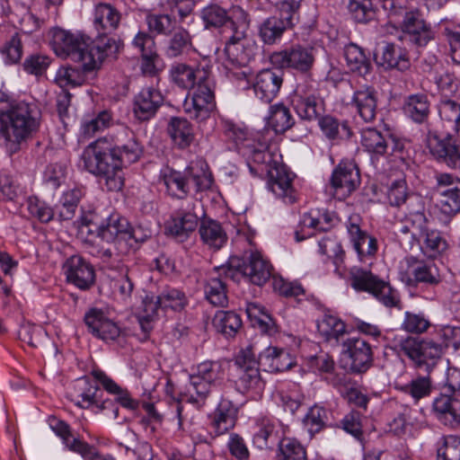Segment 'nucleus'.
Here are the masks:
<instances>
[{"mask_svg":"<svg viewBox=\"0 0 460 460\" xmlns=\"http://www.w3.org/2000/svg\"><path fill=\"white\" fill-rule=\"evenodd\" d=\"M276 16H270L262 22L259 28V36L263 43L267 45L275 44L288 30Z\"/></svg>","mask_w":460,"mask_h":460,"instance_id":"nucleus-56","label":"nucleus"},{"mask_svg":"<svg viewBox=\"0 0 460 460\" xmlns=\"http://www.w3.org/2000/svg\"><path fill=\"white\" fill-rule=\"evenodd\" d=\"M64 269L67 281L76 288L87 290L94 284V269L82 256H71L66 261Z\"/></svg>","mask_w":460,"mask_h":460,"instance_id":"nucleus-21","label":"nucleus"},{"mask_svg":"<svg viewBox=\"0 0 460 460\" xmlns=\"http://www.w3.org/2000/svg\"><path fill=\"white\" fill-rule=\"evenodd\" d=\"M300 3L297 0H283L276 4L273 16L282 21L287 29H292L299 21Z\"/></svg>","mask_w":460,"mask_h":460,"instance_id":"nucleus-61","label":"nucleus"},{"mask_svg":"<svg viewBox=\"0 0 460 460\" xmlns=\"http://www.w3.org/2000/svg\"><path fill=\"white\" fill-rule=\"evenodd\" d=\"M225 276L221 267L215 269V271L208 277L205 287V296L208 301L215 306H226L228 303L226 295V284L222 279Z\"/></svg>","mask_w":460,"mask_h":460,"instance_id":"nucleus-39","label":"nucleus"},{"mask_svg":"<svg viewBox=\"0 0 460 460\" xmlns=\"http://www.w3.org/2000/svg\"><path fill=\"white\" fill-rule=\"evenodd\" d=\"M429 228V221L423 212H414L407 216L398 226V233L410 234L412 240L420 242L421 236Z\"/></svg>","mask_w":460,"mask_h":460,"instance_id":"nucleus-43","label":"nucleus"},{"mask_svg":"<svg viewBox=\"0 0 460 460\" xmlns=\"http://www.w3.org/2000/svg\"><path fill=\"white\" fill-rule=\"evenodd\" d=\"M184 111L191 119L204 121L216 109L215 83L209 77L196 85L192 93H189L183 103Z\"/></svg>","mask_w":460,"mask_h":460,"instance_id":"nucleus-10","label":"nucleus"},{"mask_svg":"<svg viewBox=\"0 0 460 460\" xmlns=\"http://www.w3.org/2000/svg\"><path fill=\"white\" fill-rule=\"evenodd\" d=\"M426 146L437 161L444 163L451 169L460 171V145L450 134L440 137L437 133L429 131Z\"/></svg>","mask_w":460,"mask_h":460,"instance_id":"nucleus-15","label":"nucleus"},{"mask_svg":"<svg viewBox=\"0 0 460 460\" xmlns=\"http://www.w3.org/2000/svg\"><path fill=\"white\" fill-rule=\"evenodd\" d=\"M350 106L366 123L375 120L377 112V93L371 86L356 90L352 95Z\"/></svg>","mask_w":460,"mask_h":460,"instance_id":"nucleus-27","label":"nucleus"},{"mask_svg":"<svg viewBox=\"0 0 460 460\" xmlns=\"http://www.w3.org/2000/svg\"><path fill=\"white\" fill-rule=\"evenodd\" d=\"M270 62L278 68H291L301 73H308L314 63L313 48L300 44L293 45L270 56Z\"/></svg>","mask_w":460,"mask_h":460,"instance_id":"nucleus-14","label":"nucleus"},{"mask_svg":"<svg viewBox=\"0 0 460 460\" xmlns=\"http://www.w3.org/2000/svg\"><path fill=\"white\" fill-rule=\"evenodd\" d=\"M326 420L327 411L323 407L314 405L304 417L303 423L307 431L313 436L325 427Z\"/></svg>","mask_w":460,"mask_h":460,"instance_id":"nucleus-64","label":"nucleus"},{"mask_svg":"<svg viewBox=\"0 0 460 460\" xmlns=\"http://www.w3.org/2000/svg\"><path fill=\"white\" fill-rule=\"evenodd\" d=\"M283 83L282 75L271 69L260 71L252 84L255 95L266 103H270L278 95Z\"/></svg>","mask_w":460,"mask_h":460,"instance_id":"nucleus-30","label":"nucleus"},{"mask_svg":"<svg viewBox=\"0 0 460 460\" xmlns=\"http://www.w3.org/2000/svg\"><path fill=\"white\" fill-rule=\"evenodd\" d=\"M241 371L236 382L238 390L252 400H260L265 389V381L261 378L259 367H249Z\"/></svg>","mask_w":460,"mask_h":460,"instance_id":"nucleus-34","label":"nucleus"},{"mask_svg":"<svg viewBox=\"0 0 460 460\" xmlns=\"http://www.w3.org/2000/svg\"><path fill=\"white\" fill-rule=\"evenodd\" d=\"M438 114L443 127L452 132L460 131V103L444 98L438 105Z\"/></svg>","mask_w":460,"mask_h":460,"instance_id":"nucleus-46","label":"nucleus"},{"mask_svg":"<svg viewBox=\"0 0 460 460\" xmlns=\"http://www.w3.org/2000/svg\"><path fill=\"white\" fill-rule=\"evenodd\" d=\"M199 233L202 242L215 250L220 249L227 240V235L220 223L212 219L201 221Z\"/></svg>","mask_w":460,"mask_h":460,"instance_id":"nucleus-42","label":"nucleus"},{"mask_svg":"<svg viewBox=\"0 0 460 460\" xmlns=\"http://www.w3.org/2000/svg\"><path fill=\"white\" fill-rule=\"evenodd\" d=\"M405 114L414 122L422 124L428 121L430 114V102L424 93L409 95L403 104Z\"/></svg>","mask_w":460,"mask_h":460,"instance_id":"nucleus-41","label":"nucleus"},{"mask_svg":"<svg viewBox=\"0 0 460 460\" xmlns=\"http://www.w3.org/2000/svg\"><path fill=\"white\" fill-rule=\"evenodd\" d=\"M121 14L110 4L100 3L95 5L93 25L98 34L109 35L119 25Z\"/></svg>","mask_w":460,"mask_h":460,"instance_id":"nucleus-32","label":"nucleus"},{"mask_svg":"<svg viewBox=\"0 0 460 460\" xmlns=\"http://www.w3.org/2000/svg\"><path fill=\"white\" fill-rule=\"evenodd\" d=\"M259 363L264 371L276 373L288 370L293 365V359L285 349L268 347L260 352Z\"/></svg>","mask_w":460,"mask_h":460,"instance_id":"nucleus-33","label":"nucleus"},{"mask_svg":"<svg viewBox=\"0 0 460 460\" xmlns=\"http://www.w3.org/2000/svg\"><path fill=\"white\" fill-rule=\"evenodd\" d=\"M276 460H307L304 445L292 438H284L279 443Z\"/></svg>","mask_w":460,"mask_h":460,"instance_id":"nucleus-53","label":"nucleus"},{"mask_svg":"<svg viewBox=\"0 0 460 460\" xmlns=\"http://www.w3.org/2000/svg\"><path fill=\"white\" fill-rule=\"evenodd\" d=\"M129 222L119 214H111L106 217L103 226L99 232L98 237L107 243H114L116 249L120 253L125 240L129 239L128 235Z\"/></svg>","mask_w":460,"mask_h":460,"instance_id":"nucleus-26","label":"nucleus"},{"mask_svg":"<svg viewBox=\"0 0 460 460\" xmlns=\"http://www.w3.org/2000/svg\"><path fill=\"white\" fill-rule=\"evenodd\" d=\"M221 270L225 279L239 281L244 278L257 286L264 285L272 276L271 264L259 252H252L245 260L232 257L227 265L221 266Z\"/></svg>","mask_w":460,"mask_h":460,"instance_id":"nucleus-5","label":"nucleus"},{"mask_svg":"<svg viewBox=\"0 0 460 460\" xmlns=\"http://www.w3.org/2000/svg\"><path fill=\"white\" fill-rule=\"evenodd\" d=\"M123 134L125 140H120L117 146H112L116 156L120 161L121 168L137 162L143 153V147L134 132L125 129Z\"/></svg>","mask_w":460,"mask_h":460,"instance_id":"nucleus-36","label":"nucleus"},{"mask_svg":"<svg viewBox=\"0 0 460 460\" xmlns=\"http://www.w3.org/2000/svg\"><path fill=\"white\" fill-rule=\"evenodd\" d=\"M106 217L102 212L92 209L88 211H83L78 223L79 234L84 238L86 236H96L98 237L99 232H101Z\"/></svg>","mask_w":460,"mask_h":460,"instance_id":"nucleus-48","label":"nucleus"},{"mask_svg":"<svg viewBox=\"0 0 460 460\" xmlns=\"http://www.w3.org/2000/svg\"><path fill=\"white\" fill-rule=\"evenodd\" d=\"M84 195V190L81 187H75L64 192L58 208V217L61 220H70L75 215L78 204Z\"/></svg>","mask_w":460,"mask_h":460,"instance_id":"nucleus-54","label":"nucleus"},{"mask_svg":"<svg viewBox=\"0 0 460 460\" xmlns=\"http://www.w3.org/2000/svg\"><path fill=\"white\" fill-rule=\"evenodd\" d=\"M213 324L217 332L234 336L242 326L240 316L233 311H218L214 316Z\"/></svg>","mask_w":460,"mask_h":460,"instance_id":"nucleus-60","label":"nucleus"},{"mask_svg":"<svg viewBox=\"0 0 460 460\" xmlns=\"http://www.w3.org/2000/svg\"><path fill=\"white\" fill-rule=\"evenodd\" d=\"M404 262L406 265L405 275L408 282L437 286L442 281L438 269L434 263H426L413 256L406 257Z\"/></svg>","mask_w":460,"mask_h":460,"instance_id":"nucleus-25","label":"nucleus"},{"mask_svg":"<svg viewBox=\"0 0 460 460\" xmlns=\"http://www.w3.org/2000/svg\"><path fill=\"white\" fill-rule=\"evenodd\" d=\"M238 407L230 400L222 398L215 411L209 415V429L212 438L228 433L236 424Z\"/></svg>","mask_w":460,"mask_h":460,"instance_id":"nucleus-19","label":"nucleus"},{"mask_svg":"<svg viewBox=\"0 0 460 460\" xmlns=\"http://www.w3.org/2000/svg\"><path fill=\"white\" fill-rule=\"evenodd\" d=\"M399 350L418 368L430 372L444 353V346L430 339H419L407 336L398 344Z\"/></svg>","mask_w":460,"mask_h":460,"instance_id":"nucleus-8","label":"nucleus"},{"mask_svg":"<svg viewBox=\"0 0 460 460\" xmlns=\"http://www.w3.org/2000/svg\"><path fill=\"white\" fill-rule=\"evenodd\" d=\"M133 45L141 53L143 70L151 72L155 68L154 59L157 58L154 38L147 32L139 31L134 38Z\"/></svg>","mask_w":460,"mask_h":460,"instance_id":"nucleus-47","label":"nucleus"},{"mask_svg":"<svg viewBox=\"0 0 460 460\" xmlns=\"http://www.w3.org/2000/svg\"><path fill=\"white\" fill-rule=\"evenodd\" d=\"M196 205L197 201L192 199L174 210L165 222V232L180 242L187 240L199 224Z\"/></svg>","mask_w":460,"mask_h":460,"instance_id":"nucleus-12","label":"nucleus"},{"mask_svg":"<svg viewBox=\"0 0 460 460\" xmlns=\"http://www.w3.org/2000/svg\"><path fill=\"white\" fill-rule=\"evenodd\" d=\"M81 160L84 169L97 176L108 191L122 190L125 181L123 169L107 139L99 138L88 145L83 151Z\"/></svg>","mask_w":460,"mask_h":460,"instance_id":"nucleus-2","label":"nucleus"},{"mask_svg":"<svg viewBox=\"0 0 460 460\" xmlns=\"http://www.w3.org/2000/svg\"><path fill=\"white\" fill-rule=\"evenodd\" d=\"M268 185L270 190L287 203L296 199L293 187V174L280 162H273L268 169Z\"/></svg>","mask_w":460,"mask_h":460,"instance_id":"nucleus-17","label":"nucleus"},{"mask_svg":"<svg viewBox=\"0 0 460 460\" xmlns=\"http://www.w3.org/2000/svg\"><path fill=\"white\" fill-rule=\"evenodd\" d=\"M247 29H238L226 41L223 65L230 79L244 81L251 75L248 64L253 56L252 46L246 40Z\"/></svg>","mask_w":460,"mask_h":460,"instance_id":"nucleus-4","label":"nucleus"},{"mask_svg":"<svg viewBox=\"0 0 460 460\" xmlns=\"http://www.w3.org/2000/svg\"><path fill=\"white\" fill-rule=\"evenodd\" d=\"M317 120L322 132L329 139L349 138L352 136V131L347 121L341 124L331 115H322Z\"/></svg>","mask_w":460,"mask_h":460,"instance_id":"nucleus-52","label":"nucleus"},{"mask_svg":"<svg viewBox=\"0 0 460 460\" xmlns=\"http://www.w3.org/2000/svg\"><path fill=\"white\" fill-rule=\"evenodd\" d=\"M360 184L359 170L351 161L341 162L333 170L326 191L340 200L349 197Z\"/></svg>","mask_w":460,"mask_h":460,"instance_id":"nucleus-13","label":"nucleus"},{"mask_svg":"<svg viewBox=\"0 0 460 460\" xmlns=\"http://www.w3.org/2000/svg\"><path fill=\"white\" fill-rule=\"evenodd\" d=\"M49 35V44L56 55L62 58H69L81 64L83 70L86 72V64H91L87 58L91 38L81 32H71L60 28L52 29Z\"/></svg>","mask_w":460,"mask_h":460,"instance_id":"nucleus-6","label":"nucleus"},{"mask_svg":"<svg viewBox=\"0 0 460 460\" xmlns=\"http://www.w3.org/2000/svg\"><path fill=\"white\" fill-rule=\"evenodd\" d=\"M361 145L376 156H385L390 163L408 165L411 159V142L393 134L383 135L368 128L361 133Z\"/></svg>","mask_w":460,"mask_h":460,"instance_id":"nucleus-3","label":"nucleus"},{"mask_svg":"<svg viewBox=\"0 0 460 460\" xmlns=\"http://www.w3.org/2000/svg\"><path fill=\"white\" fill-rule=\"evenodd\" d=\"M200 18L206 29H218L226 26L234 32L238 29L249 27L248 14L240 6H232L229 10H226L217 4H210L201 10Z\"/></svg>","mask_w":460,"mask_h":460,"instance_id":"nucleus-9","label":"nucleus"},{"mask_svg":"<svg viewBox=\"0 0 460 460\" xmlns=\"http://www.w3.org/2000/svg\"><path fill=\"white\" fill-rule=\"evenodd\" d=\"M161 181L168 194L178 199H182L189 193L190 183L195 185L197 190H207L212 183L210 176L206 172L194 173L190 167L184 175L173 170H164L161 175Z\"/></svg>","mask_w":460,"mask_h":460,"instance_id":"nucleus-11","label":"nucleus"},{"mask_svg":"<svg viewBox=\"0 0 460 460\" xmlns=\"http://www.w3.org/2000/svg\"><path fill=\"white\" fill-rule=\"evenodd\" d=\"M195 374L215 385H218L225 378L224 364L221 361H203L197 366Z\"/></svg>","mask_w":460,"mask_h":460,"instance_id":"nucleus-62","label":"nucleus"},{"mask_svg":"<svg viewBox=\"0 0 460 460\" xmlns=\"http://www.w3.org/2000/svg\"><path fill=\"white\" fill-rule=\"evenodd\" d=\"M343 354L350 359V369L364 373L373 362V352L368 342L361 338H349L343 342Z\"/></svg>","mask_w":460,"mask_h":460,"instance_id":"nucleus-20","label":"nucleus"},{"mask_svg":"<svg viewBox=\"0 0 460 460\" xmlns=\"http://www.w3.org/2000/svg\"><path fill=\"white\" fill-rule=\"evenodd\" d=\"M403 32L410 36V40L418 46H425L433 38L429 24L421 17L419 11L407 12L401 23Z\"/></svg>","mask_w":460,"mask_h":460,"instance_id":"nucleus-29","label":"nucleus"},{"mask_svg":"<svg viewBox=\"0 0 460 460\" xmlns=\"http://www.w3.org/2000/svg\"><path fill=\"white\" fill-rule=\"evenodd\" d=\"M344 56L347 65L352 72H357L361 75H365L369 72L371 67L370 62L362 49L356 44L347 46Z\"/></svg>","mask_w":460,"mask_h":460,"instance_id":"nucleus-58","label":"nucleus"},{"mask_svg":"<svg viewBox=\"0 0 460 460\" xmlns=\"http://www.w3.org/2000/svg\"><path fill=\"white\" fill-rule=\"evenodd\" d=\"M246 313L253 326L260 328L262 332L271 334L275 332V322L262 305L251 303L247 305Z\"/></svg>","mask_w":460,"mask_h":460,"instance_id":"nucleus-57","label":"nucleus"},{"mask_svg":"<svg viewBox=\"0 0 460 460\" xmlns=\"http://www.w3.org/2000/svg\"><path fill=\"white\" fill-rule=\"evenodd\" d=\"M400 390L418 402L420 400L430 395L432 392V380L429 376H419L412 378L408 384L402 385Z\"/></svg>","mask_w":460,"mask_h":460,"instance_id":"nucleus-59","label":"nucleus"},{"mask_svg":"<svg viewBox=\"0 0 460 460\" xmlns=\"http://www.w3.org/2000/svg\"><path fill=\"white\" fill-rule=\"evenodd\" d=\"M292 103L297 115L305 120L318 119L325 111L324 102L319 95L292 101Z\"/></svg>","mask_w":460,"mask_h":460,"instance_id":"nucleus-45","label":"nucleus"},{"mask_svg":"<svg viewBox=\"0 0 460 460\" xmlns=\"http://www.w3.org/2000/svg\"><path fill=\"white\" fill-rule=\"evenodd\" d=\"M164 102L161 92L154 87H144L133 100V114L140 121L153 118Z\"/></svg>","mask_w":460,"mask_h":460,"instance_id":"nucleus-23","label":"nucleus"},{"mask_svg":"<svg viewBox=\"0 0 460 460\" xmlns=\"http://www.w3.org/2000/svg\"><path fill=\"white\" fill-rule=\"evenodd\" d=\"M49 425L56 435L62 439L66 447L72 452L79 454L84 459L87 460L95 450L93 446L78 438H75L71 433L69 425L64 420L52 418L49 420Z\"/></svg>","mask_w":460,"mask_h":460,"instance_id":"nucleus-31","label":"nucleus"},{"mask_svg":"<svg viewBox=\"0 0 460 460\" xmlns=\"http://www.w3.org/2000/svg\"><path fill=\"white\" fill-rule=\"evenodd\" d=\"M349 279L356 291L371 294L386 307H400L401 297L398 291L370 270L354 267L349 271Z\"/></svg>","mask_w":460,"mask_h":460,"instance_id":"nucleus-7","label":"nucleus"},{"mask_svg":"<svg viewBox=\"0 0 460 460\" xmlns=\"http://www.w3.org/2000/svg\"><path fill=\"white\" fill-rule=\"evenodd\" d=\"M382 66L403 71L410 66V61L404 50L393 43H387L382 50Z\"/></svg>","mask_w":460,"mask_h":460,"instance_id":"nucleus-55","label":"nucleus"},{"mask_svg":"<svg viewBox=\"0 0 460 460\" xmlns=\"http://www.w3.org/2000/svg\"><path fill=\"white\" fill-rule=\"evenodd\" d=\"M277 424L278 420L270 417L262 416L257 419L252 440L258 448L268 447L270 439L277 436Z\"/></svg>","mask_w":460,"mask_h":460,"instance_id":"nucleus-49","label":"nucleus"},{"mask_svg":"<svg viewBox=\"0 0 460 460\" xmlns=\"http://www.w3.org/2000/svg\"><path fill=\"white\" fill-rule=\"evenodd\" d=\"M40 111L37 105L25 102H13L0 92V145L13 155L22 144L31 138L39 130Z\"/></svg>","mask_w":460,"mask_h":460,"instance_id":"nucleus-1","label":"nucleus"},{"mask_svg":"<svg viewBox=\"0 0 460 460\" xmlns=\"http://www.w3.org/2000/svg\"><path fill=\"white\" fill-rule=\"evenodd\" d=\"M168 134L173 143L181 149L189 147L194 141L195 134L191 123L180 117H173L168 124Z\"/></svg>","mask_w":460,"mask_h":460,"instance_id":"nucleus-40","label":"nucleus"},{"mask_svg":"<svg viewBox=\"0 0 460 460\" xmlns=\"http://www.w3.org/2000/svg\"><path fill=\"white\" fill-rule=\"evenodd\" d=\"M433 411L439 421L455 427L460 424V399L458 395L442 392L433 401Z\"/></svg>","mask_w":460,"mask_h":460,"instance_id":"nucleus-28","label":"nucleus"},{"mask_svg":"<svg viewBox=\"0 0 460 460\" xmlns=\"http://www.w3.org/2000/svg\"><path fill=\"white\" fill-rule=\"evenodd\" d=\"M91 375L96 382H99L103 389L108 393L115 394L116 404L119 403L122 407L129 410H137L138 408V402L130 396V394L127 390H123L119 385H117L111 377H109L100 368H93L91 371Z\"/></svg>","mask_w":460,"mask_h":460,"instance_id":"nucleus-35","label":"nucleus"},{"mask_svg":"<svg viewBox=\"0 0 460 460\" xmlns=\"http://www.w3.org/2000/svg\"><path fill=\"white\" fill-rule=\"evenodd\" d=\"M209 60L203 58L199 62L190 65L177 62L170 68V77L173 84L182 89H190L195 84L207 79L211 74Z\"/></svg>","mask_w":460,"mask_h":460,"instance_id":"nucleus-16","label":"nucleus"},{"mask_svg":"<svg viewBox=\"0 0 460 460\" xmlns=\"http://www.w3.org/2000/svg\"><path fill=\"white\" fill-rule=\"evenodd\" d=\"M420 243L423 254L429 259H437L448 248L447 240L436 229L429 228L421 236Z\"/></svg>","mask_w":460,"mask_h":460,"instance_id":"nucleus-44","label":"nucleus"},{"mask_svg":"<svg viewBox=\"0 0 460 460\" xmlns=\"http://www.w3.org/2000/svg\"><path fill=\"white\" fill-rule=\"evenodd\" d=\"M93 376H84L78 378L73 391L68 394L70 400L79 408L90 409L95 406L102 395L100 387L94 384Z\"/></svg>","mask_w":460,"mask_h":460,"instance_id":"nucleus-24","label":"nucleus"},{"mask_svg":"<svg viewBox=\"0 0 460 460\" xmlns=\"http://www.w3.org/2000/svg\"><path fill=\"white\" fill-rule=\"evenodd\" d=\"M295 120L289 110L283 104H275L270 106L268 126L275 134L286 132L291 128Z\"/></svg>","mask_w":460,"mask_h":460,"instance_id":"nucleus-51","label":"nucleus"},{"mask_svg":"<svg viewBox=\"0 0 460 460\" xmlns=\"http://www.w3.org/2000/svg\"><path fill=\"white\" fill-rule=\"evenodd\" d=\"M193 49L191 34L185 28L180 27L172 32L166 42L164 53L169 58H176L188 55Z\"/></svg>","mask_w":460,"mask_h":460,"instance_id":"nucleus-38","label":"nucleus"},{"mask_svg":"<svg viewBox=\"0 0 460 460\" xmlns=\"http://www.w3.org/2000/svg\"><path fill=\"white\" fill-rule=\"evenodd\" d=\"M160 301V306L162 308H170L174 311H181L188 304V298L186 295L173 288H166L158 296Z\"/></svg>","mask_w":460,"mask_h":460,"instance_id":"nucleus-63","label":"nucleus"},{"mask_svg":"<svg viewBox=\"0 0 460 460\" xmlns=\"http://www.w3.org/2000/svg\"><path fill=\"white\" fill-rule=\"evenodd\" d=\"M123 46V41L119 37L98 34L96 43L91 40L88 46L87 58L92 64H86V72L99 69L106 58H115Z\"/></svg>","mask_w":460,"mask_h":460,"instance_id":"nucleus-18","label":"nucleus"},{"mask_svg":"<svg viewBox=\"0 0 460 460\" xmlns=\"http://www.w3.org/2000/svg\"><path fill=\"white\" fill-rule=\"evenodd\" d=\"M271 132L269 128H265L261 135V137L258 138L259 147H255L253 144L248 143L244 146L243 155L251 159L257 164H264L265 170L268 172V169L273 164V162H279L276 160L271 153L268 151L270 142L272 138Z\"/></svg>","mask_w":460,"mask_h":460,"instance_id":"nucleus-37","label":"nucleus"},{"mask_svg":"<svg viewBox=\"0 0 460 460\" xmlns=\"http://www.w3.org/2000/svg\"><path fill=\"white\" fill-rule=\"evenodd\" d=\"M317 330L326 341H338L345 333L346 325L338 316L324 314L317 321Z\"/></svg>","mask_w":460,"mask_h":460,"instance_id":"nucleus-50","label":"nucleus"},{"mask_svg":"<svg viewBox=\"0 0 460 460\" xmlns=\"http://www.w3.org/2000/svg\"><path fill=\"white\" fill-rule=\"evenodd\" d=\"M361 221L362 219L359 215L352 214L349 216L346 226L354 249L362 261L367 256H374L376 254L377 252V241L361 229Z\"/></svg>","mask_w":460,"mask_h":460,"instance_id":"nucleus-22","label":"nucleus"}]
</instances>
